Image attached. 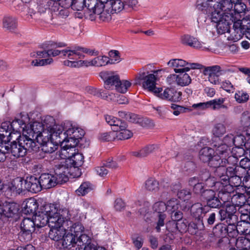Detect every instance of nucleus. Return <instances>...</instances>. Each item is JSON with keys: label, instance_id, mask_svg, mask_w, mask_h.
<instances>
[{"label": "nucleus", "instance_id": "nucleus-35", "mask_svg": "<svg viewBox=\"0 0 250 250\" xmlns=\"http://www.w3.org/2000/svg\"><path fill=\"white\" fill-rule=\"evenodd\" d=\"M63 64L65 66L71 68H79L92 66L91 64V60H83V59H79L73 62L63 61Z\"/></svg>", "mask_w": 250, "mask_h": 250}, {"label": "nucleus", "instance_id": "nucleus-57", "mask_svg": "<svg viewBox=\"0 0 250 250\" xmlns=\"http://www.w3.org/2000/svg\"><path fill=\"white\" fill-rule=\"evenodd\" d=\"M233 11L230 13L229 16H232V18H229L230 24L231 23H233V29H238L239 31H241L242 29V21L241 20V16H240V18H235V15H233Z\"/></svg>", "mask_w": 250, "mask_h": 250}, {"label": "nucleus", "instance_id": "nucleus-19", "mask_svg": "<svg viewBox=\"0 0 250 250\" xmlns=\"http://www.w3.org/2000/svg\"><path fill=\"white\" fill-rule=\"evenodd\" d=\"M68 166L62 165L56 166L55 169V177L58 184H62L66 182L69 178Z\"/></svg>", "mask_w": 250, "mask_h": 250}, {"label": "nucleus", "instance_id": "nucleus-52", "mask_svg": "<svg viewBox=\"0 0 250 250\" xmlns=\"http://www.w3.org/2000/svg\"><path fill=\"white\" fill-rule=\"evenodd\" d=\"M145 188L148 191L157 192L159 189V183L154 179H149L145 182Z\"/></svg>", "mask_w": 250, "mask_h": 250}, {"label": "nucleus", "instance_id": "nucleus-23", "mask_svg": "<svg viewBox=\"0 0 250 250\" xmlns=\"http://www.w3.org/2000/svg\"><path fill=\"white\" fill-rule=\"evenodd\" d=\"M108 73L106 72H102L100 74V77L104 81V88L107 90L112 89L114 86L116 85L120 80L117 75H111L107 76Z\"/></svg>", "mask_w": 250, "mask_h": 250}, {"label": "nucleus", "instance_id": "nucleus-18", "mask_svg": "<svg viewBox=\"0 0 250 250\" xmlns=\"http://www.w3.org/2000/svg\"><path fill=\"white\" fill-rule=\"evenodd\" d=\"M218 197L216 196L215 191L213 190H206L203 193V197L206 200L208 205L212 208H219L226 202H223L219 197V191Z\"/></svg>", "mask_w": 250, "mask_h": 250}, {"label": "nucleus", "instance_id": "nucleus-20", "mask_svg": "<svg viewBox=\"0 0 250 250\" xmlns=\"http://www.w3.org/2000/svg\"><path fill=\"white\" fill-rule=\"evenodd\" d=\"M24 190L33 193L38 192L42 189L40 180L34 176L27 177L26 180H24Z\"/></svg>", "mask_w": 250, "mask_h": 250}, {"label": "nucleus", "instance_id": "nucleus-36", "mask_svg": "<svg viewBox=\"0 0 250 250\" xmlns=\"http://www.w3.org/2000/svg\"><path fill=\"white\" fill-rule=\"evenodd\" d=\"M83 159L84 157L82 154L73 151V154L71 155V157L68 159L67 160H65V162L67 166L73 165L80 167L83 164Z\"/></svg>", "mask_w": 250, "mask_h": 250}, {"label": "nucleus", "instance_id": "nucleus-21", "mask_svg": "<svg viewBox=\"0 0 250 250\" xmlns=\"http://www.w3.org/2000/svg\"><path fill=\"white\" fill-rule=\"evenodd\" d=\"M84 57L85 56L80 52L79 47L75 48L73 50L67 48V49H63V52H62V57L64 59H67L64 61L73 62L79 59H83Z\"/></svg>", "mask_w": 250, "mask_h": 250}, {"label": "nucleus", "instance_id": "nucleus-32", "mask_svg": "<svg viewBox=\"0 0 250 250\" xmlns=\"http://www.w3.org/2000/svg\"><path fill=\"white\" fill-rule=\"evenodd\" d=\"M17 210V208L15 204L7 202H3L1 216L4 215L7 217H11Z\"/></svg>", "mask_w": 250, "mask_h": 250}, {"label": "nucleus", "instance_id": "nucleus-61", "mask_svg": "<svg viewBox=\"0 0 250 250\" xmlns=\"http://www.w3.org/2000/svg\"><path fill=\"white\" fill-rule=\"evenodd\" d=\"M10 125L13 131L18 132L19 134L21 133V132L23 133V131H25L26 129V128L24 125H21L17 119L14 120Z\"/></svg>", "mask_w": 250, "mask_h": 250}, {"label": "nucleus", "instance_id": "nucleus-59", "mask_svg": "<svg viewBox=\"0 0 250 250\" xmlns=\"http://www.w3.org/2000/svg\"><path fill=\"white\" fill-rule=\"evenodd\" d=\"M248 207L247 205H243L241 206L239 210L240 213V219L239 222H250V211L247 210V212L244 213V211L247 209L246 208Z\"/></svg>", "mask_w": 250, "mask_h": 250}, {"label": "nucleus", "instance_id": "nucleus-42", "mask_svg": "<svg viewBox=\"0 0 250 250\" xmlns=\"http://www.w3.org/2000/svg\"><path fill=\"white\" fill-rule=\"evenodd\" d=\"M226 160V158L222 157V156L216 154V155L211 157L210 160L208 162L210 167H216L217 169L219 167H224L223 165L225 163Z\"/></svg>", "mask_w": 250, "mask_h": 250}, {"label": "nucleus", "instance_id": "nucleus-15", "mask_svg": "<svg viewBox=\"0 0 250 250\" xmlns=\"http://www.w3.org/2000/svg\"><path fill=\"white\" fill-rule=\"evenodd\" d=\"M204 74L208 77V81L213 84H218L221 80L219 77L222 74V70L219 65L205 67Z\"/></svg>", "mask_w": 250, "mask_h": 250}, {"label": "nucleus", "instance_id": "nucleus-8", "mask_svg": "<svg viewBox=\"0 0 250 250\" xmlns=\"http://www.w3.org/2000/svg\"><path fill=\"white\" fill-rule=\"evenodd\" d=\"M89 236L86 234L81 235L76 238L72 234L66 231L65 234L63 236L62 241V246L63 249H71L72 248L82 247L84 244L87 243Z\"/></svg>", "mask_w": 250, "mask_h": 250}, {"label": "nucleus", "instance_id": "nucleus-54", "mask_svg": "<svg viewBox=\"0 0 250 250\" xmlns=\"http://www.w3.org/2000/svg\"><path fill=\"white\" fill-rule=\"evenodd\" d=\"M109 60L108 63L114 64L120 62L122 61L120 52L116 50H112L108 53Z\"/></svg>", "mask_w": 250, "mask_h": 250}, {"label": "nucleus", "instance_id": "nucleus-51", "mask_svg": "<svg viewBox=\"0 0 250 250\" xmlns=\"http://www.w3.org/2000/svg\"><path fill=\"white\" fill-rule=\"evenodd\" d=\"M131 85V83L129 81L125 80L122 81L119 80L115 89L118 92L125 93Z\"/></svg>", "mask_w": 250, "mask_h": 250}, {"label": "nucleus", "instance_id": "nucleus-43", "mask_svg": "<svg viewBox=\"0 0 250 250\" xmlns=\"http://www.w3.org/2000/svg\"><path fill=\"white\" fill-rule=\"evenodd\" d=\"M172 219L174 221L169 222L167 225V229L168 231L170 232H174L177 229V224L175 222L176 221H179L182 218V213L180 211H176L174 213V215L172 216Z\"/></svg>", "mask_w": 250, "mask_h": 250}, {"label": "nucleus", "instance_id": "nucleus-38", "mask_svg": "<svg viewBox=\"0 0 250 250\" xmlns=\"http://www.w3.org/2000/svg\"><path fill=\"white\" fill-rule=\"evenodd\" d=\"M237 249L239 250H249L250 249V240L244 237L238 238L236 240L233 239Z\"/></svg>", "mask_w": 250, "mask_h": 250}, {"label": "nucleus", "instance_id": "nucleus-31", "mask_svg": "<svg viewBox=\"0 0 250 250\" xmlns=\"http://www.w3.org/2000/svg\"><path fill=\"white\" fill-rule=\"evenodd\" d=\"M50 229L48 236L51 239L56 241L61 240L66 231V229L63 228H50Z\"/></svg>", "mask_w": 250, "mask_h": 250}, {"label": "nucleus", "instance_id": "nucleus-62", "mask_svg": "<svg viewBox=\"0 0 250 250\" xmlns=\"http://www.w3.org/2000/svg\"><path fill=\"white\" fill-rule=\"evenodd\" d=\"M17 119L19 120V122L21 125H23L26 128H27L31 123L29 114L25 112L21 113L20 118Z\"/></svg>", "mask_w": 250, "mask_h": 250}, {"label": "nucleus", "instance_id": "nucleus-9", "mask_svg": "<svg viewBox=\"0 0 250 250\" xmlns=\"http://www.w3.org/2000/svg\"><path fill=\"white\" fill-rule=\"evenodd\" d=\"M169 67L176 73L188 71L190 69H200L202 65L198 63H188L183 59H172L167 63Z\"/></svg>", "mask_w": 250, "mask_h": 250}, {"label": "nucleus", "instance_id": "nucleus-5", "mask_svg": "<svg viewBox=\"0 0 250 250\" xmlns=\"http://www.w3.org/2000/svg\"><path fill=\"white\" fill-rule=\"evenodd\" d=\"M163 69H158L151 71V73L146 74L144 70L140 71L136 78L139 80H144L143 86L145 89H147L154 93H158L161 90L156 86V82L162 76Z\"/></svg>", "mask_w": 250, "mask_h": 250}, {"label": "nucleus", "instance_id": "nucleus-56", "mask_svg": "<svg viewBox=\"0 0 250 250\" xmlns=\"http://www.w3.org/2000/svg\"><path fill=\"white\" fill-rule=\"evenodd\" d=\"M230 148L226 144L219 145L215 149V153L217 155L222 156V157L226 158L229 154Z\"/></svg>", "mask_w": 250, "mask_h": 250}, {"label": "nucleus", "instance_id": "nucleus-7", "mask_svg": "<svg viewBox=\"0 0 250 250\" xmlns=\"http://www.w3.org/2000/svg\"><path fill=\"white\" fill-rule=\"evenodd\" d=\"M36 146V143L25 136H20L18 142L13 141L10 146V153L14 159L25 155L27 151L33 150Z\"/></svg>", "mask_w": 250, "mask_h": 250}, {"label": "nucleus", "instance_id": "nucleus-17", "mask_svg": "<svg viewBox=\"0 0 250 250\" xmlns=\"http://www.w3.org/2000/svg\"><path fill=\"white\" fill-rule=\"evenodd\" d=\"M34 219L30 218H24L21 224L22 232L21 234V237H26L24 240L28 241L31 239V234L35 230L36 226Z\"/></svg>", "mask_w": 250, "mask_h": 250}, {"label": "nucleus", "instance_id": "nucleus-46", "mask_svg": "<svg viewBox=\"0 0 250 250\" xmlns=\"http://www.w3.org/2000/svg\"><path fill=\"white\" fill-rule=\"evenodd\" d=\"M190 211L192 215L196 219H200L204 212V209L201 204L197 203L193 205Z\"/></svg>", "mask_w": 250, "mask_h": 250}, {"label": "nucleus", "instance_id": "nucleus-25", "mask_svg": "<svg viewBox=\"0 0 250 250\" xmlns=\"http://www.w3.org/2000/svg\"><path fill=\"white\" fill-rule=\"evenodd\" d=\"M181 42L183 44L187 45L196 49H202L204 47V43L199 41L197 38L188 35L182 36L181 37Z\"/></svg>", "mask_w": 250, "mask_h": 250}, {"label": "nucleus", "instance_id": "nucleus-1", "mask_svg": "<svg viewBox=\"0 0 250 250\" xmlns=\"http://www.w3.org/2000/svg\"><path fill=\"white\" fill-rule=\"evenodd\" d=\"M67 124L71 125V132H76L79 131V129H82L77 125L72 124L70 122H66L62 125H50L43 130L40 135L37 137V142L42 146V149L46 152L51 153L54 151L52 147L53 144H58L61 143L63 141H65L70 136H73L74 133H66L67 129L66 126Z\"/></svg>", "mask_w": 250, "mask_h": 250}, {"label": "nucleus", "instance_id": "nucleus-37", "mask_svg": "<svg viewBox=\"0 0 250 250\" xmlns=\"http://www.w3.org/2000/svg\"><path fill=\"white\" fill-rule=\"evenodd\" d=\"M158 148V146L155 145H147L143 147L139 151L133 152V155L137 157H146L155 151Z\"/></svg>", "mask_w": 250, "mask_h": 250}, {"label": "nucleus", "instance_id": "nucleus-50", "mask_svg": "<svg viewBox=\"0 0 250 250\" xmlns=\"http://www.w3.org/2000/svg\"><path fill=\"white\" fill-rule=\"evenodd\" d=\"M226 132V128L225 125L222 123H217L214 125L212 133L216 137H222Z\"/></svg>", "mask_w": 250, "mask_h": 250}, {"label": "nucleus", "instance_id": "nucleus-30", "mask_svg": "<svg viewBox=\"0 0 250 250\" xmlns=\"http://www.w3.org/2000/svg\"><path fill=\"white\" fill-rule=\"evenodd\" d=\"M236 212V208L233 205H227L225 208H223L219 211V215L221 220H224L226 219H232V217L235 218L236 216L234 214Z\"/></svg>", "mask_w": 250, "mask_h": 250}, {"label": "nucleus", "instance_id": "nucleus-14", "mask_svg": "<svg viewBox=\"0 0 250 250\" xmlns=\"http://www.w3.org/2000/svg\"><path fill=\"white\" fill-rule=\"evenodd\" d=\"M161 89L158 93H154V95L159 98L167 100L172 102H177L180 101L181 99L182 92L177 91L172 88H167L163 91V89L159 87Z\"/></svg>", "mask_w": 250, "mask_h": 250}, {"label": "nucleus", "instance_id": "nucleus-48", "mask_svg": "<svg viewBox=\"0 0 250 250\" xmlns=\"http://www.w3.org/2000/svg\"><path fill=\"white\" fill-rule=\"evenodd\" d=\"M238 233L247 234L250 233V222H238L236 226Z\"/></svg>", "mask_w": 250, "mask_h": 250}, {"label": "nucleus", "instance_id": "nucleus-49", "mask_svg": "<svg viewBox=\"0 0 250 250\" xmlns=\"http://www.w3.org/2000/svg\"><path fill=\"white\" fill-rule=\"evenodd\" d=\"M93 189L92 185L88 182L83 183L78 189L76 190L78 195L83 196Z\"/></svg>", "mask_w": 250, "mask_h": 250}, {"label": "nucleus", "instance_id": "nucleus-16", "mask_svg": "<svg viewBox=\"0 0 250 250\" xmlns=\"http://www.w3.org/2000/svg\"><path fill=\"white\" fill-rule=\"evenodd\" d=\"M45 129H43L42 125L38 122H34L30 124L26 128L25 131H23V136H25L27 139H30L32 141L34 140L37 141V137L40 135Z\"/></svg>", "mask_w": 250, "mask_h": 250}, {"label": "nucleus", "instance_id": "nucleus-34", "mask_svg": "<svg viewBox=\"0 0 250 250\" xmlns=\"http://www.w3.org/2000/svg\"><path fill=\"white\" fill-rule=\"evenodd\" d=\"M226 101L225 98H219L215 99L208 101L209 108L213 110H218L220 109H227L228 108L227 105L224 104Z\"/></svg>", "mask_w": 250, "mask_h": 250}, {"label": "nucleus", "instance_id": "nucleus-3", "mask_svg": "<svg viewBox=\"0 0 250 250\" xmlns=\"http://www.w3.org/2000/svg\"><path fill=\"white\" fill-rule=\"evenodd\" d=\"M206 12L212 22L219 21L225 18V15H229L232 12V4L229 0L219 2L218 0H208L204 6Z\"/></svg>", "mask_w": 250, "mask_h": 250}, {"label": "nucleus", "instance_id": "nucleus-60", "mask_svg": "<svg viewBox=\"0 0 250 250\" xmlns=\"http://www.w3.org/2000/svg\"><path fill=\"white\" fill-rule=\"evenodd\" d=\"M87 243L84 244L82 247H77L76 250H106L102 247H97L96 246L91 243V239L89 237V240Z\"/></svg>", "mask_w": 250, "mask_h": 250}, {"label": "nucleus", "instance_id": "nucleus-41", "mask_svg": "<svg viewBox=\"0 0 250 250\" xmlns=\"http://www.w3.org/2000/svg\"><path fill=\"white\" fill-rule=\"evenodd\" d=\"M11 127L10 123L9 122H4L2 123L0 127V135L3 139H7V142L10 140V136L12 133Z\"/></svg>", "mask_w": 250, "mask_h": 250}, {"label": "nucleus", "instance_id": "nucleus-33", "mask_svg": "<svg viewBox=\"0 0 250 250\" xmlns=\"http://www.w3.org/2000/svg\"><path fill=\"white\" fill-rule=\"evenodd\" d=\"M104 9L105 2H102L100 0H92L91 3H88V9L95 14L100 15Z\"/></svg>", "mask_w": 250, "mask_h": 250}, {"label": "nucleus", "instance_id": "nucleus-13", "mask_svg": "<svg viewBox=\"0 0 250 250\" xmlns=\"http://www.w3.org/2000/svg\"><path fill=\"white\" fill-rule=\"evenodd\" d=\"M201 181L205 183V185L209 188H213L211 190L219 191V197L224 196L223 183L222 181H216L213 177H210L208 172L203 174L201 177Z\"/></svg>", "mask_w": 250, "mask_h": 250}, {"label": "nucleus", "instance_id": "nucleus-26", "mask_svg": "<svg viewBox=\"0 0 250 250\" xmlns=\"http://www.w3.org/2000/svg\"><path fill=\"white\" fill-rule=\"evenodd\" d=\"M225 18L220 20L219 21L214 22L215 23V27L216 29V31L217 33L219 34H223L226 33L227 32H228L229 25H230V21L229 18H232V16H229V15H225Z\"/></svg>", "mask_w": 250, "mask_h": 250}, {"label": "nucleus", "instance_id": "nucleus-12", "mask_svg": "<svg viewBox=\"0 0 250 250\" xmlns=\"http://www.w3.org/2000/svg\"><path fill=\"white\" fill-rule=\"evenodd\" d=\"M238 168L239 167L235 165H232L227 168L225 167H219L216 169L215 175L223 181V184H228L229 179L238 174Z\"/></svg>", "mask_w": 250, "mask_h": 250}, {"label": "nucleus", "instance_id": "nucleus-39", "mask_svg": "<svg viewBox=\"0 0 250 250\" xmlns=\"http://www.w3.org/2000/svg\"><path fill=\"white\" fill-rule=\"evenodd\" d=\"M231 3L232 5L234 4V9H232L233 15H235V18H240L241 13L244 12L246 10V5L241 2L240 0L237 1H235V0H231Z\"/></svg>", "mask_w": 250, "mask_h": 250}, {"label": "nucleus", "instance_id": "nucleus-24", "mask_svg": "<svg viewBox=\"0 0 250 250\" xmlns=\"http://www.w3.org/2000/svg\"><path fill=\"white\" fill-rule=\"evenodd\" d=\"M39 204L33 198L26 199L22 204V212L25 214H34L37 211Z\"/></svg>", "mask_w": 250, "mask_h": 250}, {"label": "nucleus", "instance_id": "nucleus-63", "mask_svg": "<svg viewBox=\"0 0 250 250\" xmlns=\"http://www.w3.org/2000/svg\"><path fill=\"white\" fill-rule=\"evenodd\" d=\"M80 167L73 165H68V175L72 178L78 177L81 174V171L79 168Z\"/></svg>", "mask_w": 250, "mask_h": 250}, {"label": "nucleus", "instance_id": "nucleus-53", "mask_svg": "<svg viewBox=\"0 0 250 250\" xmlns=\"http://www.w3.org/2000/svg\"><path fill=\"white\" fill-rule=\"evenodd\" d=\"M180 73L177 75L178 85L181 86L189 85L191 82V79L189 75L187 73Z\"/></svg>", "mask_w": 250, "mask_h": 250}, {"label": "nucleus", "instance_id": "nucleus-64", "mask_svg": "<svg viewBox=\"0 0 250 250\" xmlns=\"http://www.w3.org/2000/svg\"><path fill=\"white\" fill-rule=\"evenodd\" d=\"M179 202L176 199H171L167 201L166 204L167 209L171 212H174L179 208Z\"/></svg>", "mask_w": 250, "mask_h": 250}, {"label": "nucleus", "instance_id": "nucleus-22", "mask_svg": "<svg viewBox=\"0 0 250 250\" xmlns=\"http://www.w3.org/2000/svg\"><path fill=\"white\" fill-rule=\"evenodd\" d=\"M39 180L42 188L44 189L50 188L58 184L54 175L48 173L42 174Z\"/></svg>", "mask_w": 250, "mask_h": 250}, {"label": "nucleus", "instance_id": "nucleus-11", "mask_svg": "<svg viewBox=\"0 0 250 250\" xmlns=\"http://www.w3.org/2000/svg\"><path fill=\"white\" fill-rule=\"evenodd\" d=\"M240 177L237 174L229 180L228 184H223L224 196H220L221 199L224 202H228L230 199V194L234 191V188L237 187L241 184Z\"/></svg>", "mask_w": 250, "mask_h": 250}, {"label": "nucleus", "instance_id": "nucleus-47", "mask_svg": "<svg viewBox=\"0 0 250 250\" xmlns=\"http://www.w3.org/2000/svg\"><path fill=\"white\" fill-rule=\"evenodd\" d=\"M108 58L105 56H99L91 60L92 66L101 67L105 66L109 62Z\"/></svg>", "mask_w": 250, "mask_h": 250}, {"label": "nucleus", "instance_id": "nucleus-58", "mask_svg": "<svg viewBox=\"0 0 250 250\" xmlns=\"http://www.w3.org/2000/svg\"><path fill=\"white\" fill-rule=\"evenodd\" d=\"M171 109H173V114L175 116H178L181 113L190 112L192 110L190 107H185L175 104H171Z\"/></svg>", "mask_w": 250, "mask_h": 250}, {"label": "nucleus", "instance_id": "nucleus-29", "mask_svg": "<svg viewBox=\"0 0 250 250\" xmlns=\"http://www.w3.org/2000/svg\"><path fill=\"white\" fill-rule=\"evenodd\" d=\"M18 26V21L16 17L6 15L2 19V27L10 31H14Z\"/></svg>", "mask_w": 250, "mask_h": 250}, {"label": "nucleus", "instance_id": "nucleus-27", "mask_svg": "<svg viewBox=\"0 0 250 250\" xmlns=\"http://www.w3.org/2000/svg\"><path fill=\"white\" fill-rule=\"evenodd\" d=\"M102 2H105V6L110 8L113 13H119L125 8L124 1L122 0H105Z\"/></svg>", "mask_w": 250, "mask_h": 250}, {"label": "nucleus", "instance_id": "nucleus-45", "mask_svg": "<svg viewBox=\"0 0 250 250\" xmlns=\"http://www.w3.org/2000/svg\"><path fill=\"white\" fill-rule=\"evenodd\" d=\"M226 37L229 41L233 42H236L240 40L242 38V31H239L238 29H233L229 28L228 32Z\"/></svg>", "mask_w": 250, "mask_h": 250}, {"label": "nucleus", "instance_id": "nucleus-55", "mask_svg": "<svg viewBox=\"0 0 250 250\" xmlns=\"http://www.w3.org/2000/svg\"><path fill=\"white\" fill-rule=\"evenodd\" d=\"M234 98L237 103H244L249 100V95L243 90H238L235 93Z\"/></svg>", "mask_w": 250, "mask_h": 250}, {"label": "nucleus", "instance_id": "nucleus-6", "mask_svg": "<svg viewBox=\"0 0 250 250\" xmlns=\"http://www.w3.org/2000/svg\"><path fill=\"white\" fill-rule=\"evenodd\" d=\"M105 119L106 122L112 126L115 136L118 140L128 139L132 136L133 133L127 128V126L125 122L111 115H106Z\"/></svg>", "mask_w": 250, "mask_h": 250}, {"label": "nucleus", "instance_id": "nucleus-2", "mask_svg": "<svg viewBox=\"0 0 250 250\" xmlns=\"http://www.w3.org/2000/svg\"><path fill=\"white\" fill-rule=\"evenodd\" d=\"M45 211L49 215V228H63V225L71 224V211L66 208H60L57 204H46L45 205Z\"/></svg>", "mask_w": 250, "mask_h": 250}, {"label": "nucleus", "instance_id": "nucleus-28", "mask_svg": "<svg viewBox=\"0 0 250 250\" xmlns=\"http://www.w3.org/2000/svg\"><path fill=\"white\" fill-rule=\"evenodd\" d=\"M33 219L36 223V226L38 228L43 227L46 224L49 225V215L45 211V205L42 210L35 216Z\"/></svg>", "mask_w": 250, "mask_h": 250}, {"label": "nucleus", "instance_id": "nucleus-44", "mask_svg": "<svg viewBox=\"0 0 250 250\" xmlns=\"http://www.w3.org/2000/svg\"><path fill=\"white\" fill-rule=\"evenodd\" d=\"M214 149L209 147H204L200 151V159L203 162H208L210 160L212 155L214 154Z\"/></svg>", "mask_w": 250, "mask_h": 250}, {"label": "nucleus", "instance_id": "nucleus-40", "mask_svg": "<svg viewBox=\"0 0 250 250\" xmlns=\"http://www.w3.org/2000/svg\"><path fill=\"white\" fill-rule=\"evenodd\" d=\"M71 226L69 229H66L69 233L72 234L76 238H78L79 236L81 235H83L84 234H82L83 232L84 228L82 225L80 223H74L70 224Z\"/></svg>", "mask_w": 250, "mask_h": 250}, {"label": "nucleus", "instance_id": "nucleus-4", "mask_svg": "<svg viewBox=\"0 0 250 250\" xmlns=\"http://www.w3.org/2000/svg\"><path fill=\"white\" fill-rule=\"evenodd\" d=\"M71 125L67 124L66 128L67 129L66 133H74L73 136H70L65 141L61 142V149L59 151V155L61 159L67 160L69 159L71 155L73 154V151H75V146L79 143V139H81L84 135L85 132L83 129H79V131L76 132H71L72 130L69 128Z\"/></svg>", "mask_w": 250, "mask_h": 250}, {"label": "nucleus", "instance_id": "nucleus-10", "mask_svg": "<svg viewBox=\"0 0 250 250\" xmlns=\"http://www.w3.org/2000/svg\"><path fill=\"white\" fill-rule=\"evenodd\" d=\"M2 189L7 197L13 194H19L24 190V180L17 177L11 182L3 186Z\"/></svg>", "mask_w": 250, "mask_h": 250}]
</instances>
